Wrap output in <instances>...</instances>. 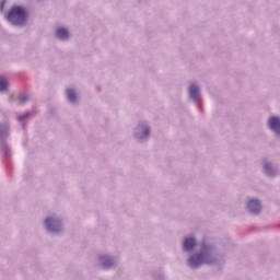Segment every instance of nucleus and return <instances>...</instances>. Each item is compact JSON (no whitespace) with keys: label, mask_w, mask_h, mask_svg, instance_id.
I'll return each mask as SVG.
<instances>
[{"label":"nucleus","mask_w":280,"mask_h":280,"mask_svg":"<svg viewBox=\"0 0 280 280\" xmlns=\"http://www.w3.org/2000/svg\"><path fill=\"white\" fill-rule=\"evenodd\" d=\"M67 95H68V100H69L70 102H75V100H77L75 91L69 89V90L67 91Z\"/></svg>","instance_id":"obj_10"},{"label":"nucleus","mask_w":280,"mask_h":280,"mask_svg":"<svg viewBox=\"0 0 280 280\" xmlns=\"http://www.w3.org/2000/svg\"><path fill=\"white\" fill-rule=\"evenodd\" d=\"M3 5H5V1H2L1 2V5H0V11L3 12Z\"/></svg>","instance_id":"obj_13"},{"label":"nucleus","mask_w":280,"mask_h":280,"mask_svg":"<svg viewBox=\"0 0 280 280\" xmlns=\"http://www.w3.org/2000/svg\"><path fill=\"white\" fill-rule=\"evenodd\" d=\"M57 36L58 38H69V31H67V28H58L57 30Z\"/></svg>","instance_id":"obj_9"},{"label":"nucleus","mask_w":280,"mask_h":280,"mask_svg":"<svg viewBox=\"0 0 280 280\" xmlns=\"http://www.w3.org/2000/svg\"><path fill=\"white\" fill-rule=\"evenodd\" d=\"M8 90V81L5 78L0 77V91H7Z\"/></svg>","instance_id":"obj_11"},{"label":"nucleus","mask_w":280,"mask_h":280,"mask_svg":"<svg viewBox=\"0 0 280 280\" xmlns=\"http://www.w3.org/2000/svg\"><path fill=\"white\" fill-rule=\"evenodd\" d=\"M8 21L13 25H25L27 12L23 7H13L7 15Z\"/></svg>","instance_id":"obj_1"},{"label":"nucleus","mask_w":280,"mask_h":280,"mask_svg":"<svg viewBox=\"0 0 280 280\" xmlns=\"http://www.w3.org/2000/svg\"><path fill=\"white\" fill-rule=\"evenodd\" d=\"M144 135H145V137H148L150 135V129H145Z\"/></svg>","instance_id":"obj_14"},{"label":"nucleus","mask_w":280,"mask_h":280,"mask_svg":"<svg viewBox=\"0 0 280 280\" xmlns=\"http://www.w3.org/2000/svg\"><path fill=\"white\" fill-rule=\"evenodd\" d=\"M19 100H20L21 104H23V103L27 102V100H30V97H27L25 95H20Z\"/></svg>","instance_id":"obj_12"},{"label":"nucleus","mask_w":280,"mask_h":280,"mask_svg":"<svg viewBox=\"0 0 280 280\" xmlns=\"http://www.w3.org/2000/svg\"><path fill=\"white\" fill-rule=\"evenodd\" d=\"M247 207L250 213H259L261 211V203L257 199L249 200Z\"/></svg>","instance_id":"obj_3"},{"label":"nucleus","mask_w":280,"mask_h":280,"mask_svg":"<svg viewBox=\"0 0 280 280\" xmlns=\"http://www.w3.org/2000/svg\"><path fill=\"white\" fill-rule=\"evenodd\" d=\"M18 119H20V120L23 119V116H19Z\"/></svg>","instance_id":"obj_15"},{"label":"nucleus","mask_w":280,"mask_h":280,"mask_svg":"<svg viewBox=\"0 0 280 280\" xmlns=\"http://www.w3.org/2000/svg\"><path fill=\"white\" fill-rule=\"evenodd\" d=\"M101 261L103 264V268H110V266L114 264L113 259H110L108 256H102Z\"/></svg>","instance_id":"obj_8"},{"label":"nucleus","mask_w":280,"mask_h":280,"mask_svg":"<svg viewBox=\"0 0 280 280\" xmlns=\"http://www.w3.org/2000/svg\"><path fill=\"white\" fill-rule=\"evenodd\" d=\"M201 264H213V261L209 259V254H196L189 259V266H191V268H198Z\"/></svg>","instance_id":"obj_2"},{"label":"nucleus","mask_w":280,"mask_h":280,"mask_svg":"<svg viewBox=\"0 0 280 280\" xmlns=\"http://www.w3.org/2000/svg\"><path fill=\"white\" fill-rule=\"evenodd\" d=\"M269 127L271 128V130H275L277 135H280V118L271 117L269 119Z\"/></svg>","instance_id":"obj_4"},{"label":"nucleus","mask_w":280,"mask_h":280,"mask_svg":"<svg viewBox=\"0 0 280 280\" xmlns=\"http://www.w3.org/2000/svg\"><path fill=\"white\" fill-rule=\"evenodd\" d=\"M189 95L191 100L198 98V96L200 95V89L198 88V85H190Z\"/></svg>","instance_id":"obj_6"},{"label":"nucleus","mask_w":280,"mask_h":280,"mask_svg":"<svg viewBox=\"0 0 280 280\" xmlns=\"http://www.w3.org/2000/svg\"><path fill=\"white\" fill-rule=\"evenodd\" d=\"M24 117H30V115H28V114H26Z\"/></svg>","instance_id":"obj_17"},{"label":"nucleus","mask_w":280,"mask_h":280,"mask_svg":"<svg viewBox=\"0 0 280 280\" xmlns=\"http://www.w3.org/2000/svg\"><path fill=\"white\" fill-rule=\"evenodd\" d=\"M265 170H268V165H265Z\"/></svg>","instance_id":"obj_16"},{"label":"nucleus","mask_w":280,"mask_h":280,"mask_svg":"<svg viewBox=\"0 0 280 280\" xmlns=\"http://www.w3.org/2000/svg\"><path fill=\"white\" fill-rule=\"evenodd\" d=\"M45 222H46V226H47L48 231H52L54 233H56V231H58L54 228V224H58V221L56 219L47 218Z\"/></svg>","instance_id":"obj_7"},{"label":"nucleus","mask_w":280,"mask_h":280,"mask_svg":"<svg viewBox=\"0 0 280 280\" xmlns=\"http://www.w3.org/2000/svg\"><path fill=\"white\" fill-rule=\"evenodd\" d=\"M195 246H196V240L195 238H186L184 241V250H194Z\"/></svg>","instance_id":"obj_5"}]
</instances>
